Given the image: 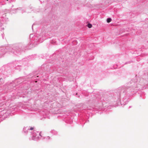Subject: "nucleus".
Segmentation results:
<instances>
[{"instance_id":"obj_3","label":"nucleus","mask_w":148,"mask_h":148,"mask_svg":"<svg viewBox=\"0 0 148 148\" xmlns=\"http://www.w3.org/2000/svg\"><path fill=\"white\" fill-rule=\"evenodd\" d=\"M33 129H34V127H31L30 129V130H32Z\"/></svg>"},{"instance_id":"obj_4","label":"nucleus","mask_w":148,"mask_h":148,"mask_svg":"<svg viewBox=\"0 0 148 148\" xmlns=\"http://www.w3.org/2000/svg\"><path fill=\"white\" fill-rule=\"evenodd\" d=\"M7 1H8V0H7Z\"/></svg>"},{"instance_id":"obj_2","label":"nucleus","mask_w":148,"mask_h":148,"mask_svg":"<svg viewBox=\"0 0 148 148\" xmlns=\"http://www.w3.org/2000/svg\"><path fill=\"white\" fill-rule=\"evenodd\" d=\"M92 25L91 24H90V23H88L87 25V26L89 28H91L92 27Z\"/></svg>"},{"instance_id":"obj_1","label":"nucleus","mask_w":148,"mask_h":148,"mask_svg":"<svg viewBox=\"0 0 148 148\" xmlns=\"http://www.w3.org/2000/svg\"><path fill=\"white\" fill-rule=\"evenodd\" d=\"M112 21V19L110 18H108L107 20V23H110Z\"/></svg>"}]
</instances>
